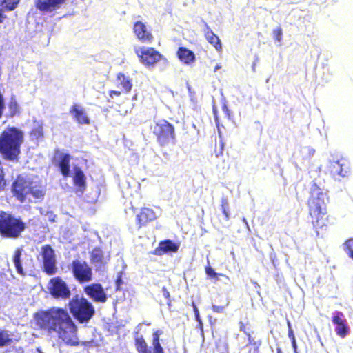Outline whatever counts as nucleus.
I'll list each match as a JSON object with an SVG mask.
<instances>
[{
    "label": "nucleus",
    "instance_id": "nucleus-1",
    "mask_svg": "<svg viewBox=\"0 0 353 353\" xmlns=\"http://www.w3.org/2000/svg\"><path fill=\"white\" fill-rule=\"evenodd\" d=\"M36 325L57 337L58 343L67 346L79 344L77 326L67 310L52 307L47 311H40L34 316Z\"/></svg>",
    "mask_w": 353,
    "mask_h": 353
},
{
    "label": "nucleus",
    "instance_id": "nucleus-2",
    "mask_svg": "<svg viewBox=\"0 0 353 353\" xmlns=\"http://www.w3.org/2000/svg\"><path fill=\"white\" fill-rule=\"evenodd\" d=\"M328 201L329 197L326 190L321 189L316 184L312 185L307 205L312 223L316 228L325 225Z\"/></svg>",
    "mask_w": 353,
    "mask_h": 353
},
{
    "label": "nucleus",
    "instance_id": "nucleus-3",
    "mask_svg": "<svg viewBox=\"0 0 353 353\" xmlns=\"http://www.w3.org/2000/svg\"><path fill=\"white\" fill-rule=\"evenodd\" d=\"M12 190L14 195L21 203L43 199L45 194L43 188L39 182L23 176H18L13 184Z\"/></svg>",
    "mask_w": 353,
    "mask_h": 353
},
{
    "label": "nucleus",
    "instance_id": "nucleus-4",
    "mask_svg": "<svg viewBox=\"0 0 353 353\" xmlns=\"http://www.w3.org/2000/svg\"><path fill=\"white\" fill-rule=\"evenodd\" d=\"M23 141V132L16 128L6 129L0 135V152L6 158L14 160L20 153Z\"/></svg>",
    "mask_w": 353,
    "mask_h": 353
},
{
    "label": "nucleus",
    "instance_id": "nucleus-5",
    "mask_svg": "<svg viewBox=\"0 0 353 353\" xmlns=\"http://www.w3.org/2000/svg\"><path fill=\"white\" fill-rule=\"evenodd\" d=\"M68 305L74 317L81 323L88 322L94 314L92 303L82 296L72 298Z\"/></svg>",
    "mask_w": 353,
    "mask_h": 353
},
{
    "label": "nucleus",
    "instance_id": "nucleus-6",
    "mask_svg": "<svg viewBox=\"0 0 353 353\" xmlns=\"http://www.w3.org/2000/svg\"><path fill=\"white\" fill-rule=\"evenodd\" d=\"M25 229L24 223L4 212H0V233L9 238H17Z\"/></svg>",
    "mask_w": 353,
    "mask_h": 353
},
{
    "label": "nucleus",
    "instance_id": "nucleus-7",
    "mask_svg": "<svg viewBox=\"0 0 353 353\" xmlns=\"http://www.w3.org/2000/svg\"><path fill=\"white\" fill-rule=\"evenodd\" d=\"M153 132L161 145L168 144L175 138L174 126L165 119L156 121Z\"/></svg>",
    "mask_w": 353,
    "mask_h": 353
},
{
    "label": "nucleus",
    "instance_id": "nucleus-8",
    "mask_svg": "<svg viewBox=\"0 0 353 353\" xmlns=\"http://www.w3.org/2000/svg\"><path fill=\"white\" fill-rule=\"evenodd\" d=\"M134 52L139 57L140 61L147 66L154 65L161 59V54L153 48L135 47Z\"/></svg>",
    "mask_w": 353,
    "mask_h": 353
},
{
    "label": "nucleus",
    "instance_id": "nucleus-9",
    "mask_svg": "<svg viewBox=\"0 0 353 353\" xmlns=\"http://www.w3.org/2000/svg\"><path fill=\"white\" fill-rule=\"evenodd\" d=\"M71 269L74 276L80 283L89 282L92 280V269L85 261H73L71 264Z\"/></svg>",
    "mask_w": 353,
    "mask_h": 353
},
{
    "label": "nucleus",
    "instance_id": "nucleus-10",
    "mask_svg": "<svg viewBox=\"0 0 353 353\" xmlns=\"http://www.w3.org/2000/svg\"><path fill=\"white\" fill-rule=\"evenodd\" d=\"M48 289L50 294L55 298L65 299L70 295L67 284L59 277L53 278L50 281Z\"/></svg>",
    "mask_w": 353,
    "mask_h": 353
},
{
    "label": "nucleus",
    "instance_id": "nucleus-11",
    "mask_svg": "<svg viewBox=\"0 0 353 353\" xmlns=\"http://www.w3.org/2000/svg\"><path fill=\"white\" fill-rule=\"evenodd\" d=\"M41 254L44 271L50 275L55 274L57 271L56 258L53 249L50 245H45L42 247Z\"/></svg>",
    "mask_w": 353,
    "mask_h": 353
},
{
    "label": "nucleus",
    "instance_id": "nucleus-12",
    "mask_svg": "<svg viewBox=\"0 0 353 353\" xmlns=\"http://www.w3.org/2000/svg\"><path fill=\"white\" fill-rule=\"evenodd\" d=\"M330 171L335 178L347 176L350 172V163L345 159L332 161L330 163Z\"/></svg>",
    "mask_w": 353,
    "mask_h": 353
},
{
    "label": "nucleus",
    "instance_id": "nucleus-13",
    "mask_svg": "<svg viewBox=\"0 0 353 353\" xmlns=\"http://www.w3.org/2000/svg\"><path fill=\"white\" fill-rule=\"evenodd\" d=\"M160 215L159 212H157L152 208H142L139 214H137V223L139 227L146 225L148 222L157 219Z\"/></svg>",
    "mask_w": 353,
    "mask_h": 353
},
{
    "label": "nucleus",
    "instance_id": "nucleus-14",
    "mask_svg": "<svg viewBox=\"0 0 353 353\" xmlns=\"http://www.w3.org/2000/svg\"><path fill=\"white\" fill-rule=\"evenodd\" d=\"M65 0H37L36 6L42 12H52L59 9Z\"/></svg>",
    "mask_w": 353,
    "mask_h": 353
},
{
    "label": "nucleus",
    "instance_id": "nucleus-15",
    "mask_svg": "<svg viewBox=\"0 0 353 353\" xmlns=\"http://www.w3.org/2000/svg\"><path fill=\"white\" fill-rule=\"evenodd\" d=\"M70 113L78 123L81 125H88L90 123V119L82 105L74 104L70 108Z\"/></svg>",
    "mask_w": 353,
    "mask_h": 353
},
{
    "label": "nucleus",
    "instance_id": "nucleus-16",
    "mask_svg": "<svg viewBox=\"0 0 353 353\" xmlns=\"http://www.w3.org/2000/svg\"><path fill=\"white\" fill-rule=\"evenodd\" d=\"M85 293L98 302H105L107 297L102 286L100 284H92L85 288Z\"/></svg>",
    "mask_w": 353,
    "mask_h": 353
},
{
    "label": "nucleus",
    "instance_id": "nucleus-17",
    "mask_svg": "<svg viewBox=\"0 0 353 353\" xmlns=\"http://www.w3.org/2000/svg\"><path fill=\"white\" fill-rule=\"evenodd\" d=\"M134 32L139 40L145 43H150L152 35L146 26L141 21H137L134 25Z\"/></svg>",
    "mask_w": 353,
    "mask_h": 353
},
{
    "label": "nucleus",
    "instance_id": "nucleus-18",
    "mask_svg": "<svg viewBox=\"0 0 353 353\" xmlns=\"http://www.w3.org/2000/svg\"><path fill=\"white\" fill-rule=\"evenodd\" d=\"M342 314L337 313L332 317V322L335 325V332L341 338L345 337L349 332V327L346 320L341 317Z\"/></svg>",
    "mask_w": 353,
    "mask_h": 353
},
{
    "label": "nucleus",
    "instance_id": "nucleus-19",
    "mask_svg": "<svg viewBox=\"0 0 353 353\" xmlns=\"http://www.w3.org/2000/svg\"><path fill=\"white\" fill-rule=\"evenodd\" d=\"M90 259L92 263H94L97 268H101L108 263L110 259V256L107 255L105 256L101 250L94 248L91 252Z\"/></svg>",
    "mask_w": 353,
    "mask_h": 353
},
{
    "label": "nucleus",
    "instance_id": "nucleus-20",
    "mask_svg": "<svg viewBox=\"0 0 353 353\" xmlns=\"http://www.w3.org/2000/svg\"><path fill=\"white\" fill-rule=\"evenodd\" d=\"M178 249L179 245L177 244L167 240L159 243V247L155 250V254L161 256L169 252H176Z\"/></svg>",
    "mask_w": 353,
    "mask_h": 353
},
{
    "label": "nucleus",
    "instance_id": "nucleus-21",
    "mask_svg": "<svg viewBox=\"0 0 353 353\" xmlns=\"http://www.w3.org/2000/svg\"><path fill=\"white\" fill-rule=\"evenodd\" d=\"M177 55L181 61L184 64L191 65L195 61V55L194 52L185 48H179L177 52Z\"/></svg>",
    "mask_w": 353,
    "mask_h": 353
},
{
    "label": "nucleus",
    "instance_id": "nucleus-22",
    "mask_svg": "<svg viewBox=\"0 0 353 353\" xmlns=\"http://www.w3.org/2000/svg\"><path fill=\"white\" fill-rule=\"evenodd\" d=\"M73 181L74 185L79 188V191L83 192L85 187V176L83 172L79 168L74 169Z\"/></svg>",
    "mask_w": 353,
    "mask_h": 353
},
{
    "label": "nucleus",
    "instance_id": "nucleus-23",
    "mask_svg": "<svg viewBox=\"0 0 353 353\" xmlns=\"http://www.w3.org/2000/svg\"><path fill=\"white\" fill-rule=\"evenodd\" d=\"M117 83L127 92H130L132 87V79L121 72L117 74Z\"/></svg>",
    "mask_w": 353,
    "mask_h": 353
},
{
    "label": "nucleus",
    "instance_id": "nucleus-24",
    "mask_svg": "<svg viewBox=\"0 0 353 353\" xmlns=\"http://www.w3.org/2000/svg\"><path fill=\"white\" fill-rule=\"evenodd\" d=\"M134 345L136 350L139 353H150L148 348V345L143 336L137 334L134 338Z\"/></svg>",
    "mask_w": 353,
    "mask_h": 353
},
{
    "label": "nucleus",
    "instance_id": "nucleus-25",
    "mask_svg": "<svg viewBox=\"0 0 353 353\" xmlns=\"http://www.w3.org/2000/svg\"><path fill=\"white\" fill-rule=\"evenodd\" d=\"M70 156L68 154H63L61 155V161L59 162V167L62 174L64 176H68L70 171Z\"/></svg>",
    "mask_w": 353,
    "mask_h": 353
},
{
    "label": "nucleus",
    "instance_id": "nucleus-26",
    "mask_svg": "<svg viewBox=\"0 0 353 353\" xmlns=\"http://www.w3.org/2000/svg\"><path fill=\"white\" fill-rule=\"evenodd\" d=\"M161 334V332L160 330H157L152 335V346H153V352L152 353H164L163 349L161 347L159 342V336Z\"/></svg>",
    "mask_w": 353,
    "mask_h": 353
},
{
    "label": "nucleus",
    "instance_id": "nucleus-27",
    "mask_svg": "<svg viewBox=\"0 0 353 353\" xmlns=\"http://www.w3.org/2000/svg\"><path fill=\"white\" fill-rule=\"evenodd\" d=\"M205 37L207 40L214 46V48L217 50H220L221 49V44L220 42V39L214 32L211 30L207 31L205 34Z\"/></svg>",
    "mask_w": 353,
    "mask_h": 353
},
{
    "label": "nucleus",
    "instance_id": "nucleus-28",
    "mask_svg": "<svg viewBox=\"0 0 353 353\" xmlns=\"http://www.w3.org/2000/svg\"><path fill=\"white\" fill-rule=\"evenodd\" d=\"M12 334L4 330H0V346L10 345L12 343Z\"/></svg>",
    "mask_w": 353,
    "mask_h": 353
},
{
    "label": "nucleus",
    "instance_id": "nucleus-29",
    "mask_svg": "<svg viewBox=\"0 0 353 353\" xmlns=\"http://www.w3.org/2000/svg\"><path fill=\"white\" fill-rule=\"evenodd\" d=\"M21 255V250L17 249L14 254L13 263L14 264V266L16 268L17 272L20 274H23V268H22V266L21 264V261H20Z\"/></svg>",
    "mask_w": 353,
    "mask_h": 353
},
{
    "label": "nucleus",
    "instance_id": "nucleus-30",
    "mask_svg": "<svg viewBox=\"0 0 353 353\" xmlns=\"http://www.w3.org/2000/svg\"><path fill=\"white\" fill-rule=\"evenodd\" d=\"M19 2V0H0V6H1L2 8L12 10L15 8Z\"/></svg>",
    "mask_w": 353,
    "mask_h": 353
},
{
    "label": "nucleus",
    "instance_id": "nucleus-31",
    "mask_svg": "<svg viewBox=\"0 0 353 353\" xmlns=\"http://www.w3.org/2000/svg\"><path fill=\"white\" fill-rule=\"evenodd\" d=\"M344 246L347 254L353 259V239H348L345 243Z\"/></svg>",
    "mask_w": 353,
    "mask_h": 353
},
{
    "label": "nucleus",
    "instance_id": "nucleus-32",
    "mask_svg": "<svg viewBox=\"0 0 353 353\" xmlns=\"http://www.w3.org/2000/svg\"><path fill=\"white\" fill-rule=\"evenodd\" d=\"M282 29L281 27H277L273 30V35L274 39L278 41L281 42L282 40Z\"/></svg>",
    "mask_w": 353,
    "mask_h": 353
},
{
    "label": "nucleus",
    "instance_id": "nucleus-33",
    "mask_svg": "<svg viewBox=\"0 0 353 353\" xmlns=\"http://www.w3.org/2000/svg\"><path fill=\"white\" fill-rule=\"evenodd\" d=\"M206 274L210 277L214 278L216 281L219 280L218 276L219 275L211 268L207 267L205 268Z\"/></svg>",
    "mask_w": 353,
    "mask_h": 353
},
{
    "label": "nucleus",
    "instance_id": "nucleus-34",
    "mask_svg": "<svg viewBox=\"0 0 353 353\" xmlns=\"http://www.w3.org/2000/svg\"><path fill=\"white\" fill-rule=\"evenodd\" d=\"M31 136L33 138L37 139H38L39 138L43 136V132H42L41 128H36V129L33 130L32 133H31Z\"/></svg>",
    "mask_w": 353,
    "mask_h": 353
},
{
    "label": "nucleus",
    "instance_id": "nucleus-35",
    "mask_svg": "<svg viewBox=\"0 0 353 353\" xmlns=\"http://www.w3.org/2000/svg\"><path fill=\"white\" fill-rule=\"evenodd\" d=\"M228 302L225 303V305H212V310L217 313H222L224 312L225 308L226 306H228Z\"/></svg>",
    "mask_w": 353,
    "mask_h": 353
},
{
    "label": "nucleus",
    "instance_id": "nucleus-36",
    "mask_svg": "<svg viewBox=\"0 0 353 353\" xmlns=\"http://www.w3.org/2000/svg\"><path fill=\"white\" fill-rule=\"evenodd\" d=\"M222 211L225 216L226 219H229L230 215L228 210V203L226 201H223L222 202Z\"/></svg>",
    "mask_w": 353,
    "mask_h": 353
},
{
    "label": "nucleus",
    "instance_id": "nucleus-37",
    "mask_svg": "<svg viewBox=\"0 0 353 353\" xmlns=\"http://www.w3.org/2000/svg\"><path fill=\"white\" fill-rule=\"evenodd\" d=\"M10 109L12 114H14L17 112L18 105L16 101H12L10 103Z\"/></svg>",
    "mask_w": 353,
    "mask_h": 353
},
{
    "label": "nucleus",
    "instance_id": "nucleus-38",
    "mask_svg": "<svg viewBox=\"0 0 353 353\" xmlns=\"http://www.w3.org/2000/svg\"><path fill=\"white\" fill-rule=\"evenodd\" d=\"M240 330L243 332L245 334H246V335L248 336V339L249 341H250L251 339V336L249 333H248L245 330V325L242 323V322H240Z\"/></svg>",
    "mask_w": 353,
    "mask_h": 353
},
{
    "label": "nucleus",
    "instance_id": "nucleus-39",
    "mask_svg": "<svg viewBox=\"0 0 353 353\" xmlns=\"http://www.w3.org/2000/svg\"><path fill=\"white\" fill-rule=\"evenodd\" d=\"M193 305V308H194V312L195 313V317H196V319L197 321H199V310H198V308L196 307V306L195 305L194 303L192 304Z\"/></svg>",
    "mask_w": 353,
    "mask_h": 353
},
{
    "label": "nucleus",
    "instance_id": "nucleus-40",
    "mask_svg": "<svg viewBox=\"0 0 353 353\" xmlns=\"http://www.w3.org/2000/svg\"><path fill=\"white\" fill-rule=\"evenodd\" d=\"M288 337L290 339L291 341H294V339H295V336H294L292 329H289Z\"/></svg>",
    "mask_w": 353,
    "mask_h": 353
},
{
    "label": "nucleus",
    "instance_id": "nucleus-41",
    "mask_svg": "<svg viewBox=\"0 0 353 353\" xmlns=\"http://www.w3.org/2000/svg\"><path fill=\"white\" fill-rule=\"evenodd\" d=\"M115 95V96H119L120 95V92L119 91H116V90H111L110 92V96L111 97H113V96Z\"/></svg>",
    "mask_w": 353,
    "mask_h": 353
},
{
    "label": "nucleus",
    "instance_id": "nucleus-42",
    "mask_svg": "<svg viewBox=\"0 0 353 353\" xmlns=\"http://www.w3.org/2000/svg\"><path fill=\"white\" fill-rule=\"evenodd\" d=\"M305 150H307L310 156H312L314 154V150L310 148H305Z\"/></svg>",
    "mask_w": 353,
    "mask_h": 353
},
{
    "label": "nucleus",
    "instance_id": "nucleus-43",
    "mask_svg": "<svg viewBox=\"0 0 353 353\" xmlns=\"http://www.w3.org/2000/svg\"><path fill=\"white\" fill-rule=\"evenodd\" d=\"M292 341V344L295 353H296L297 346H296V339H294V341Z\"/></svg>",
    "mask_w": 353,
    "mask_h": 353
},
{
    "label": "nucleus",
    "instance_id": "nucleus-44",
    "mask_svg": "<svg viewBox=\"0 0 353 353\" xmlns=\"http://www.w3.org/2000/svg\"><path fill=\"white\" fill-rule=\"evenodd\" d=\"M32 353H43L39 348H36L32 350Z\"/></svg>",
    "mask_w": 353,
    "mask_h": 353
},
{
    "label": "nucleus",
    "instance_id": "nucleus-45",
    "mask_svg": "<svg viewBox=\"0 0 353 353\" xmlns=\"http://www.w3.org/2000/svg\"><path fill=\"white\" fill-rule=\"evenodd\" d=\"M5 19V16L0 12V23H2L3 19Z\"/></svg>",
    "mask_w": 353,
    "mask_h": 353
},
{
    "label": "nucleus",
    "instance_id": "nucleus-46",
    "mask_svg": "<svg viewBox=\"0 0 353 353\" xmlns=\"http://www.w3.org/2000/svg\"><path fill=\"white\" fill-rule=\"evenodd\" d=\"M221 68V65L218 63L216 64V65L214 67V71L216 72L218 70H219L220 68Z\"/></svg>",
    "mask_w": 353,
    "mask_h": 353
},
{
    "label": "nucleus",
    "instance_id": "nucleus-47",
    "mask_svg": "<svg viewBox=\"0 0 353 353\" xmlns=\"http://www.w3.org/2000/svg\"><path fill=\"white\" fill-rule=\"evenodd\" d=\"M243 221L246 225L247 228H248L249 225H248V223L247 220L245 218H243Z\"/></svg>",
    "mask_w": 353,
    "mask_h": 353
},
{
    "label": "nucleus",
    "instance_id": "nucleus-48",
    "mask_svg": "<svg viewBox=\"0 0 353 353\" xmlns=\"http://www.w3.org/2000/svg\"><path fill=\"white\" fill-rule=\"evenodd\" d=\"M287 324H288V330L289 329H292V326H291V323H290V322L289 321H288Z\"/></svg>",
    "mask_w": 353,
    "mask_h": 353
},
{
    "label": "nucleus",
    "instance_id": "nucleus-49",
    "mask_svg": "<svg viewBox=\"0 0 353 353\" xmlns=\"http://www.w3.org/2000/svg\"><path fill=\"white\" fill-rule=\"evenodd\" d=\"M276 351H277V353H282L281 348H277Z\"/></svg>",
    "mask_w": 353,
    "mask_h": 353
},
{
    "label": "nucleus",
    "instance_id": "nucleus-50",
    "mask_svg": "<svg viewBox=\"0 0 353 353\" xmlns=\"http://www.w3.org/2000/svg\"><path fill=\"white\" fill-rule=\"evenodd\" d=\"M223 110H225V111H228V108H227L226 105H224Z\"/></svg>",
    "mask_w": 353,
    "mask_h": 353
},
{
    "label": "nucleus",
    "instance_id": "nucleus-51",
    "mask_svg": "<svg viewBox=\"0 0 353 353\" xmlns=\"http://www.w3.org/2000/svg\"><path fill=\"white\" fill-rule=\"evenodd\" d=\"M165 294V296H169V293H168V292H167V291H165V294Z\"/></svg>",
    "mask_w": 353,
    "mask_h": 353
}]
</instances>
